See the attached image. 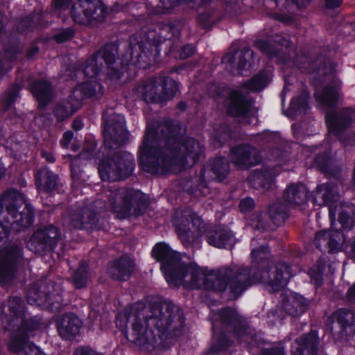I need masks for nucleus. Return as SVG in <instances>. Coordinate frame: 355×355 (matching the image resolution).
Here are the masks:
<instances>
[{"mask_svg": "<svg viewBox=\"0 0 355 355\" xmlns=\"http://www.w3.org/2000/svg\"><path fill=\"white\" fill-rule=\"evenodd\" d=\"M343 236V234H337L336 232L332 234V236L330 237V239L327 241V245L329 248V252L330 253H335L338 251L340 243L339 241L340 236Z\"/></svg>", "mask_w": 355, "mask_h": 355, "instance_id": "nucleus-63", "label": "nucleus"}, {"mask_svg": "<svg viewBox=\"0 0 355 355\" xmlns=\"http://www.w3.org/2000/svg\"><path fill=\"white\" fill-rule=\"evenodd\" d=\"M336 208H330L329 218L331 227L335 230L337 234H343V232H348L355 226V216L347 209L340 208L336 221Z\"/></svg>", "mask_w": 355, "mask_h": 355, "instance_id": "nucleus-28", "label": "nucleus"}, {"mask_svg": "<svg viewBox=\"0 0 355 355\" xmlns=\"http://www.w3.org/2000/svg\"><path fill=\"white\" fill-rule=\"evenodd\" d=\"M89 265L87 261L82 260L72 275L73 285L76 290H80L87 286L89 280Z\"/></svg>", "mask_w": 355, "mask_h": 355, "instance_id": "nucleus-44", "label": "nucleus"}, {"mask_svg": "<svg viewBox=\"0 0 355 355\" xmlns=\"http://www.w3.org/2000/svg\"><path fill=\"white\" fill-rule=\"evenodd\" d=\"M82 325V321L74 313H65L57 322L58 332L62 340H73L79 334Z\"/></svg>", "mask_w": 355, "mask_h": 355, "instance_id": "nucleus-26", "label": "nucleus"}, {"mask_svg": "<svg viewBox=\"0 0 355 355\" xmlns=\"http://www.w3.org/2000/svg\"><path fill=\"white\" fill-rule=\"evenodd\" d=\"M130 135V133L126 128L125 117L123 115L112 113V146H123L128 143Z\"/></svg>", "mask_w": 355, "mask_h": 355, "instance_id": "nucleus-33", "label": "nucleus"}, {"mask_svg": "<svg viewBox=\"0 0 355 355\" xmlns=\"http://www.w3.org/2000/svg\"><path fill=\"white\" fill-rule=\"evenodd\" d=\"M255 53L250 48H243L239 55L237 68L239 71L250 69L253 62Z\"/></svg>", "mask_w": 355, "mask_h": 355, "instance_id": "nucleus-54", "label": "nucleus"}, {"mask_svg": "<svg viewBox=\"0 0 355 355\" xmlns=\"http://www.w3.org/2000/svg\"><path fill=\"white\" fill-rule=\"evenodd\" d=\"M61 237L60 230L50 224L34 231L27 247L35 254H46L54 251Z\"/></svg>", "mask_w": 355, "mask_h": 355, "instance_id": "nucleus-14", "label": "nucleus"}, {"mask_svg": "<svg viewBox=\"0 0 355 355\" xmlns=\"http://www.w3.org/2000/svg\"><path fill=\"white\" fill-rule=\"evenodd\" d=\"M103 63L107 68L106 80H111V42L109 41L86 61L83 69L85 76L90 80H100Z\"/></svg>", "mask_w": 355, "mask_h": 355, "instance_id": "nucleus-16", "label": "nucleus"}, {"mask_svg": "<svg viewBox=\"0 0 355 355\" xmlns=\"http://www.w3.org/2000/svg\"><path fill=\"white\" fill-rule=\"evenodd\" d=\"M21 89V85L15 83L12 84L5 92L3 99V108L4 111L9 110L12 105L15 104L17 98L19 96Z\"/></svg>", "mask_w": 355, "mask_h": 355, "instance_id": "nucleus-50", "label": "nucleus"}, {"mask_svg": "<svg viewBox=\"0 0 355 355\" xmlns=\"http://www.w3.org/2000/svg\"><path fill=\"white\" fill-rule=\"evenodd\" d=\"M46 13L42 10H35L28 15L15 20L14 29L21 35L32 32L37 26H46L48 21L45 20Z\"/></svg>", "mask_w": 355, "mask_h": 355, "instance_id": "nucleus-25", "label": "nucleus"}, {"mask_svg": "<svg viewBox=\"0 0 355 355\" xmlns=\"http://www.w3.org/2000/svg\"><path fill=\"white\" fill-rule=\"evenodd\" d=\"M116 58L115 55L112 53V82L114 80H120L122 76H123L124 70L126 69L127 67L129 64V62H130V59H128L125 62H122L121 63V68L118 69L115 67L114 65L116 62Z\"/></svg>", "mask_w": 355, "mask_h": 355, "instance_id": "nucleus-59", "label": "nucleus"}, {"mask_svg": "<svg viewBox=\"0 0 355 355\" xmlns=\"http://www.w3.org/2000/svg\"><path fill=\"white\" fill-rule=\"evenodd\" d=\"M297 347L293 349V355H318L319 337L316 330H311L295 340Z\"/></svg>", "mask_w": 355, "mask_h": 355, "instance_id": "nucleus-29", "label": "nucleus"}, {"mask_svg": "<svg viewBox=\"0 0 355 355\" xmlns=\"http://www.w3.org/2000/svg\"><path fill=\"white\" fill-rule=\"evenodd\" d=\"M102 137L103 144L96 152L98 142L94 135L85 137L84 150L89 155L99 160L98 172L102 181L111 182V115L105 110L101 116Z\"/></svg>", "mask_w": 355, "mask_h": 355, "instance_id": "nucleus-7", "label": "nucleus"}, {"mask_svg": "<svg viewBox=\"0 0 355 355\" xmlns=\"http://www.w3.org/2000/svg\"><path fill=\"white\" fill-rule=\"evenodd\" d=\"M181 24L178 21H168L159 26V31L148 28L137 42L140 53L139 57H146L149 62H157L160 56V46L166 40L178 39L181 34Z\"/></svg>", "mask_w": 355, "mask_h": 355, "instance_id": "nucleus-6", "label": "nucleus"}, {"mask_svg": "<svg viewBox=\"0 0 355 355\" xmlns=\"http://www.w3.org/2000/svg\"><path fill=\"white\" fill-rule=\"evenodd\" d=\"M268 216L274 225L280 226L288 218V207L279 200L275 201L268 207Z\"/></svg>", "mask_w": 355, "mask_h": 355, "instance_id": "nucleus-43", "label": "nucleus"}, {"mask_svg": "<svg viewBox=\"0 0 355 355\" xmlns=\"http://www.w3.org/2000/svg\"><path fill=\"white\" fill-rule=\"evenodd\" d=\"M207 243L218 249L231 250L237 239L235 233L226 225H214L207 229L205 234Z\"/></svg>", "mask_w": 355, "mask_h": 355, "instance_id": "nucleus-21", "label": "nucleus"}, {"mask_svg": "<svg viewBox=\"0 0 355 355\" xmlns=\"http://www.w3.org/2000/svg\"><path fill=\"white\" fill-rule=\"evenodd\" d=\"M134 262L128 257H121L112 261V280L128 281L134 270Z\"/></svg>", "mask_w": 355, "mask_h": 355, "instance_id": "nucleus-34", "label": "nucleus"}, {"mask_svg": "<svg viewBox=\"0 0 355 355\" xmlns=\"http://www.w3.org/2000/svg\"><path fill=\"white\" fill-rule=\"evenodd\" d=\"M24 257V247L11 244L0 252V286L10 284L15 278Z\"/></svg>", "mask_w": 355, "mask_h": 355, "instance_id": "nucleus-13", "label": "nucleus"}, {"mask_svg": "<svg viewBox=\"0 0 355 355\" xmlns=\"http://www.w3.org/2000/svg\"><path fill=\"white\" fill-rule=\"evenodd\" d=\"M269 83V77L265 71H260L254 75L248 82L247 87L252 91L259 92Z\"/></svg>", "mask_w": 355, "mask_h": 355, "instance_id": "nucleus-51", "label": "nucleus"}, {"mask_svg": "<svg viewBox=\"0 0 355 355\" xmlns=\"http://www.w3.org/2000/svg\"><path fill=\"white\" fill-rule=\"evenodd\" d=\"M233 344L234 341L225 331L216 332L213 324L212 341L203 355H219L220 352L227 351Z\"/></svg>", "mask_w": 355, "mask_h": 355, "instance_id": "nucleus-37", "label": "nucleus"}, {"mask_svg": "<svg viewBox=\"0 0 355 355\" xmlns=\"http://www.w3.org/2000/svg\"><path fill=\"white\" fill-rule=\"evenodd\" d=\"M207 167L218 182L223 181L230 171V163L225 157H216L210 159Z\"/></svg>", "mask_w": 355, "mask_h": 355, "instance_id": "nucleus-40", "label": "nucleus"}, {"mask_svg": "<svg viewBox=\"0 0 355 355\" xmlns=\"http://www.w3.org/2000/svg\"><path fill=\"white\" fill-rule=\"evenodd\" d=\"M9 314L3 309L0 313V321L4 325V329L8 330L17 327L21 322V327L26 333L37 330L40 327V322L34 318L26 319L25 303L22 297L11 296L8 300Z\"/></svg>", "mask_w": 355, "mask_h": 355, "instance_id": "nucleus-9", "label": "nucleus"}, {"mask_svg": "<svg viewBox=\"0 0 355 355\" xmlns=\"http://www.w3.org/2000/svg\"><path fill=\"white\" fill-rule=\"evenodd\" d=\"M76 35L73 27L62 28L52 36V40L58 44L71 41Z\"/></svg>", "mask_w": 355, "mask_h": 355, "instance_id": "nucleus-55", "label": "nucleus"}, {"mask_svg": "<svg viewBox=\"0 0 355 355\" xmlns=\"http://www.w3.org/2000/svg\"><path fill=\"white\" fill-rule=\"evenodd\" d=\"M324 118L329 132L335 136L344 132L353 123L352 116L347 108L340 111L328 112Z\"/></svg>", "mask_w": 355, "mask_h": 355, "instance_id": "nucleus-24", "label": "nucleus"}, {"mask_svg": "<svg viewBox=\"0 0 355 355\" xmlns=\"http://www.w3.org/2000/svg\"><path fill=\"white\" fill-rule=\"evenodd\" d=\"M62 297L60 295H55L48 293L44 295V303L51 311H56L62 306Z\"/></svg>", "mask_w": 355, "mask_h": 355, "instance_id": "nucleus-57", "label": "nucleus"}, {"mask_svg": "<svg viewBox=\"0 0 355 355\" xmlns=\"http://www.w3.org/2000/svg\"><path fill=\"white\" fill-rule=\"evenodd\" d=\"M216 320L222 325L230 329L234 336H245L249 329L248 321L241 315L236 309L231 306H224L216 313Z\"/></svg>", "mask_w": 355, "mask_h": 355, "instance_id": "nucleus-20", "label": "nucleus"}, {"mask_svg": "<svg viewBox=\"0 0 355 355\" xmlns=\"http://www.w3.org/2000/svg\"><path fill=\"white\" fill-rule=\"evenodd\" d=\"M272 42L277 48L278 46H280L285 49L291 48L292 44V42L291 41L289 36L283 33H277L273 35L272 36Z\"/></svg>", "mask_w": 355, "mask_h": 355, "instance_id": "nucleus-58", "label": "nucleus"}, {"mask_svg": "<svg viewBox=\"0 0 355 355\" xmlns=\"http://www.w3.org/2000/svg\"><path fill=\"white\" fill-rule=\"evenodd\" d=\"M254 46L270 59L279 57V49L275 44L268 40L259 39L254 42Z\"/></svg>", "mask_w": 355, "mask_h": 355, "instance_id": "nucleus-48", "label": "nucleus"}, {"mask_svg": "<svg viewBox=\"0 0 355 355\" xmlns=\"http://www.w3.org/2000/svg\"><path fill=\"white\" fill-rule=\"evenodd\" d=\"M338 196L336 184L327 182L316 187L315 190L311 193V200L314 206H327L329 209L336 207Z\"/></svg>", "mask_w": 355, "mask_h": 355, "instance_id": "nucleus-23", "label": "nucleus"}, {"mask_svg": "<svg viewBox=\"0 0 355 355\" xmlns=\"http://www.w3.org/2000/svg\"><path fill=\"white\" fill-rule=\"evenodd\" d=\"M338 100V89L333 82H331L324 87L320 96V101L325 107L332 108L337 105Z\"/></svg>", "mask_w": 355, "mask_h": 355, "instance_id": "nucleus-45", "label": "nucleus"}, {"mask_svg": "<svg viewBox=\"0 0 355 355\" xmlns=\"http://www.w3.org/2000/svg\"><path fill=\"white\" fill-rule=\"evenodd\" d=\"M194 2L195 0H159V10H156L155 14H167L176 7Z\"/></svg>", "mask_w": 355, "mask_h": 355, "instance_id": "nucleus-52", "label": "nucleus"}, {"mask_svg": "<svg viewBox=\"0 0 355 355\" xmlns=\"http://www.w3.org/2000/svg\"><path fill=\"white\" fill-rule=\"evenodd\" d=\"M252 265L241 266L234 270L232 276H237L240 270L243 269L242 275L238 277L246 287L243 292L256 283L263 282L268 285L272 291L279 292L286 286L291 277V266L286 262L274 263L271 261V252L268 243L261 245L252 250L250 252Z\"/></svg>", "mask_w": 355, "mask_h": 355, "instance_id": "nucleus-4", "label": "nucleus"}, {"mask_svg": "<svg viewBox=\"0 0 355 355\" xmlns=\"http://www.w3.org/2000/svg\"><path fill=\"white\" fill-rule=\"evenodd\" d=\"M308 302L302 295H296L293 300L284 304L287 313L293 317L299 316L308 309Z\"/></svg>", "mask_w": 355, "mask_h": 355, "instance_id": "nucleus-46", "label": "nucleus"}, {"mask_svg": "<svg viewBox=\"0 0 355 355\" xmlns=\"http://www.w3.org/2000/svg\"><path fill=\"white\" fill-rule=\"evenodd\" d=\"M120 214L123 218L133 215L135 217L143 216L149 207V198L140 190L130 189L122 197Z\"/></svg>", "mask_w": 355, "mask_h": 355, "instance_id": "nucleus-18", "label": "nucleus"}, {"mask_svg": "<svg viewBox=\"0 0 355 355\" xmlns=\"http://www.w3.org/2000/svg\"><path fill=\"white\" fill-rule=\"evenodd\" d=\"M196 51V48L193 44H185L178 51V58L180 60H186L193 56Z\"/></svg>", "mask_w": 355, "mask_h": 355, "instance_id": "nucleus-62", "label": "nucleus"}, {"mask_svg": "<svg viewBox=\"0 0 355 355\" xmlns=\"http://www.w3.org/2000/svg\"><path fill=\"white\" fill-rule=\"evenodd\" d=\"M260 355H286L283 347L275 346L269 348H262Z\"/></svg>", "mask_w": 355, "mask_h": 355, "instance_id": "nucleus-64", "label": "nucleus"}, {"mask_svg": "<svg viewBox=\"0 0 355 355\" xmlns=\"http://www.w3.org/2000/svg\"><path fill=\"white\" fill-rule=\"evenodd\" d=\"M112 176L116 180H124L130 178L135 168V160L134 155L126 151L112 150Z\"/></svg>", "mask_w": 355, "mask_h": 355, "instance_id": "nucleus-22", "label": "nucleus"}, {"mask_svg": "<svg viewBox=\"0 0 355 355\" xmlns=\"http://www.w3.org/2000/svg\"><path fill=\"white\" fill-rule=\"evenodd\" d=\"M340 327L342 336H347L354 332V318L353 313L346 308L338 309L333 314Z\"/></svg>", "mask_w": 355, "mask_h": 355, "instance_id": "nucleus-38", "label": "nucleus"}, {"mask_svg": "<svg viewBox=\"0 0 355 355\" xmlns=\"http://www.w3.org/2000/svg\"><path fill=\"white\" fill-rule=\"evenodd\" d=\"M230 157L233 164L239 168L248 170L261 163L260 153L249 144H237L230 149Z\"/></svg>", "mask_w": 355, "mask_h": 355, "instance_id": "nucleus-19", "label": "nucleus"}, {"mask_svg": "<svg viewBox=\"0 0 355 355\" xmlns=\"http://www.w3.org/2000/svg\"><path fill=\"white\" fill-rule=\"evenodd\" d=\"M59 180V176L50 170L38 171L35 175L37 188L48 194L58 190Z\"/></svg>", "mask_w": 355, "mask_h": 355, "instance_id": "nucleus-35", "label": "nucleus"}, {"mask_svg": "<svg viewBox=\"0 0 355 355\" xmlns=\"http://www.w3.org/2000/svg\"><path fill=\"white\" fill-rule=\"evenodd\" d=\"M29 87L37 102L38 110H44L53 98V89L51 82L45 79L35 80L30 84Z\"/></svg>", "mask_w": 355, "mask_h": 355, "instance_id": "nucleus-27", "label": "nucleus"}, {"mask_svg": "<svg viewBox=\"0 0 355 355\" xmlns=\"http://www.w3.org/2000/svg\"><path fill=\"white\" fill-rule=\"evenodd\" d=\"M230 137L231 129L230 125L223 123L213 129L211 138L215 144L222 146Z\"/></svg>", "mask_w": 355, "mask_h": 355, "instance_id": "nucleus-49", "label": "nucleus"}, {"mask_svg": "<svg viewBox=\"0 0 355 355\" xmlns=\"http://www.w3.org/2000/svg\"><path fill=\"white\" fill-rule=\"evenodd\" d=\"M180 146V152L178 153H173L169 157L170 159H173V162L168 166H162L159 171V175H168L176 166L185 167L189 163L188 159H191L193 164L198 162L203 152V146L198 139L185 136L182 139Z\"/></svg>", "mask_w": 355, "mask_h": 355, "instance_id": "nucleus-11", "label": "nucleus"}, {"mask_svg": "<svg viewBox=\"0 0 355 355\" xmlns=\"http://www.w3.org/2000/svg\"><path fill=\"white\" fill-rule=\"evenodd\" d=\"M254 200L250 196L242 198L239 205V210L243 214L251 212L254 209Z\"/></svg>", "mask_w": 355, "mask_h": 355, "instance_id": "nucleus-61", "label": "nucleus"}, {"mask_svg": "<svg viewBox=\"0 0 355 355\" xmlns=\"http://www.w3.org/2000/svg\"><path fill=\"white\" fill-rule=\"evenodd\" d=\"M151 254L160 263V270L168 283L182 261L180 254L173 250L168 243L159 242L154 245Z\"/></svg>", "mask_w": 355, "mask_h": 355, "instance_id": "nucleus-15", "label": "nucleus"}, {"mask_svg": "<svg viewBox=\"0 0 355 355\" xmlns=\"http://www.w3.org/2000/svg\"><path fill=\"white\" fill-rule=\"evenodd\" d=\"M313 166L324 174H330L332 172V158L331 152L324 150L316 155L313 159Z\"/></svg>", "mask_w": 355, "mask_h": 355, "instance_id": "nucleus-47", "label": "nucleus"}, {"mask_svg": "<svg viewBox=\"0 0 355 355\" xmlns=\"http://www.w3.org/2000/svg\"><path fill=\"white\" fill-rule=\"evenodd\" d=\"M150 314H145V304H134L125 308L123 315H116L115 324L126 339L139 346L155 349L168 347L183 333L185 317L172 302H153Z\"/></svg>", "mask_w": 355, "mask_h": 355, "instance_id": "nucleus-1", "label": "nucleus"}, {"mask_svg": "<svg viewBox=\"0 0 355 355\" xmlns=\"http://www.w3.org/2000/svg\"><path fill=\"white\" fill-rule=\"evenodd\" d=\"M107 13V7L101 0H77L70 11L73 21L81 25L103 22Z\"/></svg>", "mask_w": 355, "mask_h": 355, "instance_id": "nucleus-10", "label": "nucleus"}, {"mask_svg": "<svg viewBox=\"0 0 355 355\" xmlns=\"http://www.w3.org/2000/svg\"><path fill=\"white\" fill-rule=\"evenodd\" d=\"M165 125L166 128L161 130V134L156 127L148 126L138 150L139 166L152 175H159L162 166H168L173 162L169 157L173 153L180 152V144L185 137L181 135L180 123L170 120Z\"/></svg>", "mask_w": 355, "mask_h": 355, "instance_id": "nucleus-2", "label": "nucleus"}, {"mask_svg": "<svg viewBox=\"0 0 355 355\" xmlns=\"http://www.w3.org/2000/svg\"><path fill=\"white\" fill-rule=\"evenodd\" d=\"M335 230L331 227L330 230H322L315 233V239H314V245L316 248H320V241H328L332 234L334 233Z\"/></svg>", "mask_w": 355, "mask_h": 355, "instance_id": "nucleus-60", "label": "nucleus"}, {"mask_svg": "<svg viewBox=\"0 0 355 355\" xmlns=\"http://www.w3.org/2000/svg\"><path fill=\"white\" fill-rule=\"evenodd\" d=\"M100 205L104 207L105 202L95 200L81 207H78L77 213L72 214L71 226L76 230L87 231L101 230V225L98 221L99 212L96 209Z\"/></svg>", "mask_w": 355, "mask_h": 355, "instance_id": "nucleus-17", "label": "nucleus"}, {"mask_svg": "<svg viewBox=\"0 0 355 355\" xmlns=\"http://www.w3.org/2000/svg\"><path fill=\"white\" fill-rule=\"evenodd\" d=\"M295 66L304 73L313 74L319 73L320 71V63L319 56H311L309 55H302L295 60Z\"/></svg>", "mask_w": 355, "mask_h": 355, "instance_id": "nucleus-41", "label": "nucleus"}, {"mask_svg": "<svg viewBox=\"0 0 355 355\" xmlns=\"http://www.w3.org/2000/svg\"><path fill=\"white\" fill-rule=\"evenodd\" d=\"M275 176L269 169L256 171L250 180L253 186L257 189L269 190L275 182Z\"/></svg>", "mask_w": 355, "mask_h": 355, "instance_id": "nucleus-42", "label": "nucleus"}, {"mask_svg": "<svg viewBox=\"0 0 355 355\" xmlns=\"http://www.w3.org/2000/svg\"><path fill=\"white\" fill-rule=\"evenodd\" d=\"M35 209L23 193L9 188L0 195V242L9 240L12 231L30 228L35 221Z\"/></svg>", "mask_w": 355, "mask_h": 355, "instance_id": "nucleus-5", "label": "nucleus"}, {"mask_svg": "<svg viewBox=\"0 0 355 355\" xmlns=\"http://www.w3.org/2000/svg\"><path fill=\"white\" fill-rule=\"evenodd\" d=\"M28 338L26 336L17 335L10 338L8 343V351L11 353H19L25 350Z\"/></svg>", "mask_w": 355, "mask_h": 355, "instance_id": "nucleus-53", "label": "nucleus"}, {"mask_svg": "<svg viewBox=\"0 0 355 355\" xmlns=\"http://www.w3.org/2000/svg\"><path fill=\"white\" fill-rule=\"evenodd\" d=\"M80 105L71 98L70 95L68 98L58 102L53 108V114L58 123L63 122L72 116L80 108Z\"/></svg>", "mask_w": 355, "mask_h": 355, "instance_id": "nucleus-36", "label": "nucleus"}, {"mask_svg": "<svg viewBox=\"0 0 355 355\" xmlns=\"http://www.w3.org/2000/svg\"><path fill=\"white\" fill-rule=\"evenodd\" d=\"M210 92L214 99L225 100L229 116L245 118L249 114L252 101L246 98L242 90L232 89L227 85H218Z\"/></svg>", "mask_w": 355, "mask_h": 355, "instance_id": "nucleus-8", "label": "nucleus"}, {"mask_svg": "<svg viewBox=\"0 0 355 355\" xmlns=\"http://www.w3.org/2000/svg\"><path fill=\"white\" fill-rule=\"evenodd\" d=\"M196 216L195 212L187 214L185 211L175 212L173 216V223L175 232L183 243L189 242L191 232V222H193Z\"/></svg>", "mask_w": 355, "mask_h": 355, "instance_id": "nucleus-31", "label": "nucleus"}, {"mask_svg": "<svg viewBox=\"0 0 355 355\" xmlns=\"http://www.w3.org/2000/svg\"><path fill=\"white\" fill-rule=\"evenodd\" d=\"M102 85L96 80H89L78 84L70 94L71 98H74L80 107L85 99L91 98L96 94L97 89H101Z\"/></svg>", "mask_w": 355, "mask_h": 355, "instance_id": "nucleus-32", "label": "nucleus"}, {"mask_svg": "<svg viewBox=\"0 0 355 355\" xmlns=\"http://www.w3.org/2000/svg\"><path fill=\"white\" fill-rule=\"evenodd\" d=\"M241 269L237 276H232V268L225 267L215 272L199 266L196 262L186 263L182 261L168 283L169 286L178 287L183 284L185 277L191 275L190 288L193 290H205L223 295L227 290L230 300H237L243 293L246 283H241L238 277L242 275Z\"/></svg>", "mask_w": 355, "mask_h": 355, "instance_id": "nucleus-3", "label": "nucleus"}, {"mask_svg": "<svg viewBox=\"0 0 355 355\" xmlns=\"http://www.w3.org/2000/svg\"><path fill=\"white\" fill-rule=\"evenodd\" d=\"M283 199L291 205H304L311 200V194L306 184L298 182L288 185L283 193Z\"/></svg>", "mask_w": 355, "mask_h": 355, "instance_id": "nucleus-30", "label": "nucleus"}, {"mask_svg": "<svg viewBox=\"0 0 355 355\" xmlns=\"http://www.w3.org/2000/svg\"><path fill=\"white\" fill-rule=\"evenodd\" d=\"M309 109V94L304 92L292 98L287 110V116L294 119L299 115L305 114Z\"/></svg>", "mask_w": 355, "mask_h": 355, "instance_id": "nucleus-39", "label": "nucleus"}, {"mask_svg": "<svg viewBox=\"0 0 355 355\" xmlns=\"http://www.w3.org/2000/svg\"><path fill=\"white\" fill-rule=\"evenodd\" d=\"M178 81L167 76H159V83L153 82L144 87L142 99L148 104H163L172 100L179 91Z\"/></svg>", "mask_w": 355, "mask_h": 355, "instance_id": "nucleus-12", "label": "nucleus"}, {"mask_svg": "<svg viewBox=\"0 0 355 355\" xmlns=\"http://www.w3.org/2000/svg\"><path fill=\"white\" fill-rule=\"evenodd\" d=\"M19 41L13 40L9 41L3 45V51L5 53L4 58L15 62L17 60V55L19 53Z\"/></svg>", "mask_w": 355, "mask_h": 355, "instance_id": "nucleus-56", "label": "nucleus"}]
</instances>
